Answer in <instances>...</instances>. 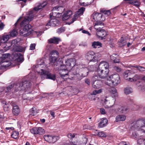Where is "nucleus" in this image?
I'll list each match as a JSON object with an SVG mask.
<instances>
[{"instance_id": "16", "label": "nucleus", "mask_w": 145, "mask_h": 145, "mask_svg": "<svg viewBox=\"0 0 145 145\" xmlns=\"http://www.w3.org/2000/svg\"><path fill=\"white\" fill-rule=\"evenodd\" d=\"M85 10V8L83 7L79 9L77 12H75L74 15V17L72 19V22L70 23L67 22V24H68L70 25L73 23L75 20H76V19L78 17L79 15L82 14Z\"/></svg>"}, {"instance_id": "43", "label": "nucleus", "mask_w": 145, "mask_h": 145, "mask_svg": "<svg viewBox=\"0 0 145 145\" xmlns=\"http://www.w3.org/2000/svg\"><path fill=\"white\" fill-rule=\"evenodd\" d=\"M17 55L19 56L17 60L18 61L22 62L24 61L23 56L20 53H18L17 54Z\"/></svg>"}, {"instance_id": "7", "label": "nucleus", "mask_w": 145, "mask_h": 145, "mask_svg": "<svg viewBox=\"0 0 145 145\" xmlns=\"http://www.w3.org/2000/svg\"><path fill=\"white\" fill-rule=\"evenodd\" d=\"M101 57V55L98 53H95L93 51H89L86 55V59L90 62H95Z\"/></svg>"}, {"instance_id": "12", "label": "nucleus", "mask_w": 145, "mask_h": 145, "mask_svg": "<svg viewBox=\"0 0 145 145\" xmlns=\"http://www.w3.org/2000/svg\"><path fill=\"white\" fill-rule=\"evenodd\" d=\"M98 77L97 76L93 77L92 80L94 82L92 84V87L95 89H98L102 87L103 84L102 81L101 80H97Z\"/></svg>"}, {"instance_id": "31", "label": "nucleus", "mask_w": 145, "mask_h": 145, "mask_svg": "<svg viewBox=\"0 0 145 145\" xmlns=\"http://www.w3.org/2000/svg\"><path fill=\"white\" fill-rule=\"evenodd\" d=\"M138 142L140 145H145V137L144 136H140L138 140Z\"/></svg>"}, {"instance_id": "42", "label": "nucleus", "mask_w": 145, "mask_h": 145, "mask_svg": "<svg viewBox=\"0 0 145 145\" xmlns=\"http://www.w3.org/2000/svg\"><path fill=\"white\" fill-rule=\"evenodd\" d=\"M18 34V32L15 29H13L11 32H10V34H9L10 36V37H15L16 35Z\"/></svg>"}, {"instance_id": "19", "label": "nucleus", "mask_w": 145, "mask_h": 145, "mask_svg": "<svg viewBox=\"0 0 145 145\" xmlns=\"http://www.w3.org/2000/svg\"><path fill=\"white\" fill-rule=\"evenodd\" d=\"M115 109L114 111L116 112L124 113L127 111V109L126 107L121 106L120 105H116L114 106Z\"/></svg>"}, {"instance_id": "47", "label": "nucleus", "mask_w": 145, "mask_h": 145, "mask_svg": "<svg viewBox=\"0 0 145 145\" xmlns=\"http://www.w3.org/2000/svg\"><path fill=\"white\" fill-rule=\"evenodd\" d=\"M65 31V28L64 27H60L58 29L57 32L59 34Z\"/></svg>"}, {"instance_id": "63", "label": "nucleus", "mask_w": 145, "mask_h": 145, "mask_svg": "<svg viewBox=\"0 0 145 145\" xmlns=\"http://www.w3.org/2000/svg\"><path fill=\"white\" fill-rule=\"evenodd\" d=\"M57 0H49V1H50L51 2L52 4H53L55 3V1H57Z\"/></svg>"}, {"instance_id": "6", "label": "nucleus", "mask_w": 145, "mask_h": 145, "mask_svg": "<svg viewBox=\"0 0 145 145\" xmlns=\"http://www.w3.org/2000/svg\"><path fill=\"white\" fill-rule=\"evenodd\" d=\"M132 128L145 133V118H140L131 123Z\"/></svg>"}, {"instance_id": "39", "label": "nucleus", "mask_w": 145, "mask_h": 145, "mask_svg": "<svg viewBox=\"0 0 145 145\" xmlns=\"http://www.w3.org/2000/svg\"><path fill=\"white\" fill-rule=\"evenodd\" d=\"M19 134V133L18 132L14 131L13 132L12 134L11 135V136L12 138L14 139H16L18 138Z\"/></svg>"}, {"instance_id": "28", "label": "nucleus", "mask_w": 145, "mask_h": 145, "mask_svg": "<svg viewBox=\"0 0 145 145\" xmlns=\"http://www.w3.org/2000/svg\"><path fill=\"white\" fill-rule=\"evenodd\" d=\"M61 40L59 38L54 37L48 40V42L50 43L58 44Z\"/></svg>"}, {"instance_id": "58", "label": "nucleus", "mask_w": 145, "mask_h": 145, "mask_svg": "<svg viewBox=\"0 0 145 145\" xmlns=\"http://www.w3.org/2000/svg\"><path fill=\"white\" fill-rule=\"evenodd\" d=\"M82 33H83L87 34L89 35H90V33L88 31H86L85 30H82Z\"/></svg>"}, {"instance_id": "56", "label": "nucleus", "mask_w": 145, "mask_h": 145, "mask_svg": "<svg viewBox=\"0 0 145 145\" xmlns=\"http://www.w3.org/2000/svg\"><path fill=\"white\" fill-rule=\"evenodd\" d=\"M4 25L3 23L0 22V30H2L3 28Z\"/></svg>"}, {"instance_id": "40", "label": "nucleus", "mask_w": 145, "mask_h": 145, "mask_svg": "<svg viewBox=\"0 0 145 145\" xmlns=\"http://www.w3.org/2000/svg\"><path fill=\"white\" fill-rule=\"evenodd\" d=\"M124 92L126 95L129 94L132 92V89L131 88H126L124 89Z\"/></svg>"}, {"instance_id": "48", "label": "nucleus", "mask_w": 145, "mask_h": 145, "mask_svg": "<svg viewBox=\"0 0 145 145\" xmlns=\"http://www.w3.org/2000/svg\"><path fill=\"white\" fill-rule=\"evenodd\" d=\"M11 45H6L5 44H4L3 45V47L4 48V50L7 51L9 49Z\"/></svg>"}, {"instance_id": "11", "label": "nucleus", "mask_w": 145, "mask_h": 145, "mask_svg": "<svg viewBox=\"0 0 145 145\" xmlns=\"http://www.w3.org/2000/svg\"><path fill=\"white\" fill-rule=\"evenodd\" d=\"M9 56L10 54H4L2 55V56L0 57L1 62L0 64V69H3L6 67H8V65L3 64L4 63L7 62V58Z\"/></svg>"}, {"instance_id": "61", "label": "nucleus", "mask_w": 145, "mask_h": 145, "mask_svg": "<svg viewBox=\"0 0 145 145\" xmlns=\"http://www.w3.org/2000/svg\"><path fill=\"white\" fill-rule=\"evenodd\" d=\"M97 94V91H96V90H95L93 92L92 94H91V95H96Z\"/></svg>"}, {"instance_id": "17", "label": "nucleus", "mask_w": 145, "mask_h": 145, "mask_svg": "<svg viewBox=\"0 0 145 145\" xmlns=\"http://www.w3.org/2000/svg\"><path fill=\"white\" fill-rule=\"evenodd\" d=\"M108 63L105 61H101L99 63L97 70L108 69Z\"/></svg>"}, {"instance_id": "59", "label": "nucleus", "mask_w": 145, "mask_h": 145, "mask_svg": "<svg viewBox=\"0 0 145 145\" xmlns=\"http://www.w3.org/2000/svg\"><path fill=\"white\" fill-rule=\"evenodd\" d=\"M85 82L88 85L90 84V81L88 79H87L85 80Z\"/></svg>"}, {"instance_id": "51", "label": "nucleus", "mask_w": 145, "mask_h": 145, "mask_svg": "<svg viewBox=\"0 0 145 145\" xmlns=\"http://www.w3.org/2000/svg\"><path fill=\"white\" fill-rule=\"evenodd\" d=\"M36 44H31L30 46V49L31 50H33L35 49Z\"/></svg>"}, {"instance_id": "34", "label": "nucleus", "mask_w": 145, "mask_h": 145, "mask_svg": "<svg viewBox=\"0 0 145 145\" xmlns=\"http://www.w3.org/2000/svg\"><path fill=\"white\" fill-rule=\"evenodd\" d=\"M117 56L116 54H114L110 56V58L114 63H118L119 62V60L118 59H116Z\"/></svg>"}, {"instance_id": "9", "label": "nucleus", "mask_w": 145, "mask_h": 145, "mask_svg": "<svg viewBox=\"0 0 145 145\" xmlns=\"http://www.w3.org/2000/svg\"><path fill=\"white\" fill-rule=\"evenodd\" d=\"M51 56L49 58L50 64L54 67L56 69V67H57V66H56V65L58 64L56 63L57 62H56V61L58 56V53L57 51H52L51 52ZM58 64H59V62L58 63Z\"/></svg>"}, {"instance_id": "33", "label": "nucleus", "mask_w": 145, "mask_h": 145, "mask_svg": "<svg viewBox=\"0 0 145 145\" xmlns=\"http://www.w3.org/2000/svg\"><path fill=\"white\" fill-rule=\"evenodd\" d=\"M104 24L101 22H97L94 25V27L97 30H99L101 29V27L99 26H103Z\"/></svg>"}, {"instance_id": "23", "label": "nucleus", "mask_w": 145, "mask_h": 145, "mask_svg": "<svg viewBox=\"0 0 145 145\" xmlns=\"http://www.w3.org/2000/svg\"><path fill=\"white\" fill-rule=\"evenodd\" d=\"M12 105L13 107L12 113L15 116L18 115L20 112V109L18 106L14 103H12Z\"/></svg>"}, {"instance_id": "55", "label": "nucleus", "mask_w": 145, "mask_h": 145, "mask_svg": "<svg viewBox=\"0 0 145 145\" xmlns=\"http://www.w3.org/2000/svg\"><path fill=\"white\" fill-rule=\"evenodd\" d=\"M18 42L17 40L16 39H14L11 42V44L12 45L13 44H14L13 45H16V44H17Z\"/></svg>"}, {"instance_id": "32", "label": "nucleus", "mask_w": 145, "mask_h": 145, "mask_svg": "<svg viewBox=\"0 0 145 145\" xmlns=\"http://www.w3.org/2000/svg\"><path fill=\"white\" fill-rule=\"evenodd\" d=\"M91 43V46L94 48H99L102 47V44L99 41H94Z\"/></svg>"}, {"instance_id": "29", "label": "nucleus", "mask_w": 145, "mask_h": 145, "mask_svg": "<svg viewBox=\"0 0 145 145\" xmlns=\"http://www.w3.org/2000/svg\"><path fill=\"white\" fill-rule=\"evenodd\" d=\"M107 123V120L106 118H103L99 123V127L100 128L103 127L106 125Z\"/></svg>"}, {"instance_id": "64", "label": "nucleus", "mask_w": 145, "mask_h": 145, "mask_svg": "<svg viewBox=\"0 0 145 145\" xmlns=\"http://www.w3.org/2000/svg\"><path fill=\"white\" fill-rule=\"evenodd\" d=\"M6 129L7 130H9L10 129L11 130H13L14 128L13 127H7L6 128Z\"/></svg>"}, {"instance_id": "2", "label": "nucleus", "mask_w": 145, "mask_h": 145, "mask_svg": "<svg viewBox=\"0 0 145 145\" xmlns=\"http://www.w3.org/2000/svg\"><path fill=\"white\" fill-rule=\"evenodd\" d=\"M34 17L32 11L27 12L26 14L24 20L20 24L21 27L23 28L20 30V34L24 37H27L33 33V31L31 29V25L29 24Z\"/></svg>"}, {"instance_id": "36", "label": "nucleus", "mask_w": 145, "mask_h": 145, "mask_svg": "<svg viewBox=\"0 0 145 145\" xmlns=\"http://www.w3.org/2000/svg\"><path fill=\"white\" fill-rule=\"evenodd\" d=\"M124 40L123 37H121L118 41L119 45L120 47H122L126 44V42H124Z\"/></svg>"}, {"instance_id": "30", "label": "nucleus", "mask_w": 145, "mask_h": 145, "mask_svg": "<svg viewBox=\"0 0 145 145\" xmlns=\"http://www.w3.org/2000/svg\"><path fill=\"white\" fill-rule=\"evenodd\" d=\"M126 117L124 115H119L117 116L116 118V122L123 121L126 119Z\"/></svg>"}, {"instance_id": "26", "label": "nucleus", "mask_w": 145, "mask_h": 145, "mask_svg": "<svg viewBox=\"0 0 145 145\" xmlns=\"http://www.w3.org/2000/svg\"><path fill=\"white\" fill-rule=\"evenodd\" d=\"M87 73H80L76 74L74 75V77L76 78V79L78 80H80L82 78L85 77L87 75Z\"/></svg>"}, {"instance_id": "18", "label": "nucleus", "mask_w": 145, "mask_h": 145, "mask_svg": "<svg viewBox=\"0 0 145 145\" xmlns=\"http://www.w3.org/2000/svg\"><path fill=\"white\" fill-rule=\"evenodd\" d=\"M53 15H52L51 19L46 25V26H50L53 27L58 26L59 24V22L57 19H52Z\"/></svg>"}, {"instance_id": "38", "label": "nucleus", "mask_w": 145, "mask_h": 145, "mask_svg": "<svg viewBox=\"0 0 145 145\" xmlns=\"http://www.w3.org/2000/svg\"><path fill=\"white\" fill-rule=\"evenodd\" d=\"M96 132H95L96 133H97V135L99 137H106V135L105 133L102 131L98 132L97 130H96Z\"/></svg>"}, {"instance_id": "49", "label": "nucleus", "mask_w": 145, "mask_h": 145, "mask_svg": "<svg viewBox=\"0 0 145 145\" xmlns=\"http://www.w3.org/2000/svg\"><path fill=\"white\" fill-rule=\"evenodd\" d=\"M75 135L74 133H70L68 134V137L72 139L74 138L75 137Z\"/></svg>"}, {"instance_id": "53", "label": "nucleus", "mask_w": 145, "mask_h": 145, "mask_svg": "<svg viewBox=\"0 0 145 145\" xmlns=\"http://www.w3.org/2000/svg\"><path fill=\"white\" fill-rule=\"evenodd\" d=\"M138 134L135 132H133L131 134V136L134 138H137Z\"/></svg>"}, {"instance_id": "35", "label": "nucleus", "mask_w": 145, "mask_h": 145, "mask_svg": "<svg viewBox=\"0 0 145 145\" xmlns=\"http://www.w3.org/2000/svg\"><path fill=\"white\" fill-rule=\"evenodd\" d=\"M131 75V73L129 71H126L124 73V77L126 80L129 81V78L130 77Z\"/></svg>"}, {"instance_id": "20", "label": "nucleus", "mask_w": 145, "mask_h": 145, "mask_svg": "<svg viewBox=\"0 0 145 145\" xmlns=\"http://www.w3.org/2000/svg\"><path fill=\"white\" fill-rule=\"evenodd\" d=\"M107 91L112 97H116L118 96L116 89L114 88H108Z\"/></svg>"}, {"instance_id": "14", "label": "nucleus", "mask_w": 145, "mask_h": 145, "mask_svg": "<svg viewBox=\"0 0 145 145\" xmlns=\"http://www.w3.org/2000/svg\"><path fill=\"white\" fill-rule=\"evenodd\" d=\"M109 72L108 69L97 70L96 74H97L99 78H105L107 77Z\"/></svg>"}, {"instance_id": "24", "label": "nucleus", "mask_w": 145, "mask_h": 145, "mask_svg": "<svg viewBox=\"0 0 145 145\" xmlns=\"http://www.w3.org/2000/svg\"><path fill=\"white\" fill-rule=\"evenodd\" d=\"M72 14V11L69 10L65 12L63 15L62 20L63 21L68 19Z\"/></svg>"}, {"instance_id": "3", "label": "nucleus", "mask_w": 145, "mask_h": 145, "mask_svg": "<svg viewBox=\"0 0 145 145\" xmlns=\"http://www.w3.org/2000/svg\"><path fill=\"white\" fill-rule=\"evenodd\" d=\"M42 64H39L35 66L37 72L40 73V76L41 78L44 79L45 78H48L54 80L56 79L55 75L53 74L50 73L49 72L46 70L45 68L46 66L44 64V62L43 60H41Z\"/></svg>"}, {"instance_id": "10", "label": "nucleus", "mask_w": 145, "mask_h": 145, "mask_svg": "<svg viewBox=\"0 0 145 145\" xmlns=\"http://www.w3.org/2000/svg\"><path fill=\"white\" fill-rule=\"evenodd\" d=\"M44 138L45 141L50 143H54L59 138L58 136L49 135H44Z\"/></svg>"}, {"instance_id": "8", "label": "nucleus", "mask_w": 145, "mask_h": 145, "mask_svg": "<svg viewBox=\"0 0 145 145\" xmlns=\"http://www.w3.org/2000/svg\"><path fill=\"white\" fill-rule=\"evenodd\" d=\"M64 8L61 6L56 7L53 8V11H56V12H53L50 14V17L52 18V15H53L54 17L59 18L62 15V13L64 11Z\"/></svg>"}, {"instance_id": "60", "label": "nucleus", "mask_w": 145, "mask_h": 145, "mask_svg": "<svg viewBox=\"0 0 145 145\" xmlns=\"http://www.w3.org/2000/svg\"><path fill=\"white\" fill-rule=\"evenodd\" d=\"M97 94L99 93H101L102 91V89H101L98 90H96Z\"/></svg>"}, {"instance_id": "15", "label": "nucleus", "mask_w": 145, "mask_h": 145, "mask_svg": "<svg viewBox=\"0 0 145 145\" xmlns=\"http://www.w3.org/2000/svg\"><path fill=\"white\" fill-rule=\"evenodd\" d=\"M93 19L95 21L100 20V22H102L105 20V18L103 14L98 13H94L92 15Z\"/></svg>"}, {"instance_id": "22", "label": "nucleus", "mask_w": 145, "mask_h": 145, "mask_svg": "<svg viewBox=\"0 0 145 145\" xmlns=\"http://www.w3.org/2000/svg\"><path fill=\"white\" fill-rule=\"evenodd\" d=\"M96 35L98 38L102 39L105 36L106 33L104 30L101 29L97 31Z\"/></svg>"}, {"instance_id": "57", "label": "nucleus", "mask_w": 145, "mask_h": 145, "mask_svg": "<svg viewBox=\"0 0 145 145\" xmlns=\"http://www.w3.org/2000/svg\"><path fill=\"white\" fill-rule=\"evenodd\" d=\"M100 111L102 114H104L105 113V110L103 108H101L100 109Z\"/></svg>"}, {"instance_id": "44", "label": "nucleus", "mask_w": 145, "mask_h": 145, "mask_svg": "<svg viewBox=\"0 0 145 145\" xmlns=\"http://www.w3.org/2000/svg\"><path fill=\"white\" fill-rule=\"evenodd\" d=\"M14 85L13 84H12L10 85L7 87L4 90H5V92H8L11 90V89H12V88L14 87Z\"/></svg>"}, {"instance_id": "37", "label": "nucleus", "mask_w": 145, "mask_h": 145, "mask_svg": "<svg viewBox=\"0 0 145 145\" xmlns=\"http://www.w3.org/2000/svg\"><path fill=\"white\" fill-rule=\"evenodd\" d=\"M140 76L139 75L137 74H136L135 76L132 78L129 77V81L131 82L135 81L138 79H140Z\"/></svg>"}, {"instance_id": "25", "label": "nucleus", "mask_w": 145, "mask_h": 145, "mask_svg": "<svg viewBox=\"0 0 145 145\" xmlns=\"http://www.w3.org/2000/svg\"><path fill=\"white\" fill-rule=\"evenodd\" d=\"M115 101L113 99V101L108 100L105 99L104 104L105 105L106 108H111L112 106L113 107V104L114 103Z\"/></svg>"}, {"instance_id": "13", "label": "nucleus", "mask_w": 145, "mask_h": 145, "mask_svg": "<svg viewBox=\"0 0 145 145\" xmlns=\"http://www.w3.org/2000/svg\"><path fill=\"white\" fill-rule=\"evenodd\" d=\"M31 132L34 135H42L44 133V131L41 127H34L30 130Z\"/></svg>"}, {"instance_id": "54", "label": "nucleus", "mask_w": 145, "mask_h": 145, "mask_svg": "<svg viewBox=\"0 0 145 145\" xmlns=\"http://www.w3.org/2000/svg\"><path fill=\"white\" fill-rule=\"evenodd\" d=\"M104 13L105 15H106L107 16H108L110 14L111 12L110 10H108L104 11Z\"/></svg>"}, {"instance_id": "46", "label": "nucleus", "mask_w": 145, "mask_h": 145, "mask_svg": "<svg viewBox=\"0 0 145 145\" xmlns=\"http://www.w3.org/2000/svg\"><path fill=\"white\" fill-rule=\"evenodd\" d=\"M133 5L137 7H138L140 5V3L138 0H134L132 1Z\"/></svg>"}, {"instance_id": "41", "label": "nucleus", "mask_w": 145, "mask_h": 145, "mask_svg": "<svg viewBox=\"0 0 145 145\" xmlns=\"http://www.w3.org/2000/svg\"><path fill=\"white\" fill-rule=\"evenodd\" d=\"M30 112L31 114L29 115V117L32 116H35L37 113L36 112V109L35 108H33L30 110Z\"/></svg>"}, {"instance_id": "21", "label": "nucleus", "mask_w": 145, "mask_h": 145, "mask_svg": "<svg viewBox=\"0 0 145 145\" xmlns=\"http://www.w3.org/2000/svg\"><path fill=\"white\" fill-rule=\"evenodd\" d=\"M10 37V36L9 34L5 33L3 35L0 36L1 43H6Z\"/></svg>"}, {"instance_id": "5", "label": "nucleus", "mask_w": 145, "mask_h": 145, "mask_svg": "<svg viewBox=\"0 0 145 145\" xmlns=\"http://www.w3.org/2000/svg\"><path fill=\"white\" fill-rule=\"evenodd\" d=\"M120 76L117 74H112L106 79L105 84L110 86H116L120 83Z\"/></svg>"}, {"instance_id": "45", "label": "nucleus", "mask_w": 145, "mask_h": 145, "mask_svg": "<svg viewBox=\"0 0 145 145\" xmlns=\"http://www.w3.org/2000/svg\"><path fill=\"white\" fill-rule=\"evenodd\" d=\"M134 67L137 69L138 70L141 72H142L145 71V68L140 66H135Z\"/></svg>"}, {"instance_id": "52", "label": "nucleus", "mask_w": 145, "mask_h": 145, "mask_svg": "<svg viewBox=\"0 0 145 145\" xmlns=\"http://www.w3.org/2000/svg\"><path fill=\"white\" fill-rule=\"evenodd\" d=\"M114 69L117 72H120L121 71V69L120 68L116 66L114 67Z\"/></svg>"}, {"instance_id": "50", "label": "nucleus", "mask_w": 145, "mask_h": 145, "mask_svg": "<svg viewBox=\"0 0 145 145\" xmlns=\"http://www.w3.org/2000/svg\"><path fill=\"white\" fill-rule=\"evenodd\" d=\"M91 4L90 2H84L81 3H80V4L82 6H86V5H89Z\"/></svg>"}, {"instance_id": "62", "label": "nucleus", "mask_w": 145, "mask_h": 145, "mask_svg": "<svg viewBox=\"0 0 145 145\" xmlns=\"http://www.w3.org/2000/svg\"><path fill=\"white\" fill-rule=\"evenodd\" d=\"M50 113L51 115L54 117L55 115L54 112L52 111H50Z\"/></svg>"}, {"instance_id": "27", "label": "nucleus", "mask_w": 145, "mask_h": 145, "mask_svg": "<svg viewBox=\"0 0 145 145\" xmlns=\"http://www.w3.org/2000/svg\"><path fill=\"white\" fill-rule=\"evenodd\" d=\"M47 4V2L46 1L44 2L42 4H39L37 5V7L34 8V10L35 11L39 10L44 7Z\"/></svg>"}, {"instance_id": "1", "label": "nucleus", "mask_w": 145, "mask_h": 145, "mask_svg": "<svg viewBox=\"0 0 145 145\" xmlns=\"http://www.w3.org/2000/svg\"><path fill=\"white\" fill-rule=\"evenodd\" d=\"M62 58H59L56 63L57 66L56 68H58L59 74L63 78H65V77L68 76V71H69L75 65L76 60L74 59H69L65 60L63 62Z\"/></svg>"}, {"instance_id": "4", "label": "nucleus", "mask_w": 145, "mask_h": 145, "mask_svg": "<svg viewBox=\"0 0 145 145\" xmlns=\"http://www.w3.org/2000/svg\"><path fill=\"white\" fill-rule=\"evenodd\" d=\"M31 83L29 81H25L22 82L16 83L15 85V89L16 91H24L26 93H29L31 92L30 86Z\"/></svg>"}]
</instances>
